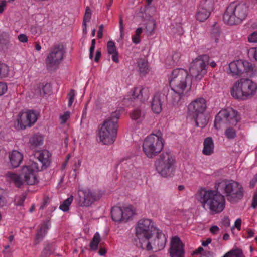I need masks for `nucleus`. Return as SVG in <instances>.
I'll return each instance as SVG.
<instances>
[{
    "mask_svg": "<svg viewBox=\"0 0 257 257\" xmlns=\"http://www.w3.org/2000/svg\"><path fill=\"white\" fill-rule=\"evenodd\" d=\"M257 206V194H254L252 199L251 207L253 208Z\"/></svg>",
    "mask_w": 257,
    "mask_h": 257,
    "instance_id": "obj_59",
    "label": "nucleus"
},
{
    "mask_svg": "<svg viewBox=\"0 0 257 257\" xmlns=\"http://www.w3.org/2000/svg\"><path fill=\"white\" fill-rule=\"evenodd\" d=\"M241 219L240 218H238L236 220L235 222L234 225L232 227L231 229H233L235 227L238 230H240L241 229Z\"/></svg>",
    "mask_w": 257,
    "mask_h": 257,
    "instance_id": "obj_54",
    "label": "nucleus"
},
{
    "mask_svg": "<svg viewBox=\"0 0 257 257\" xmlns=\"http://www.w3.org/2000/svg\"><path fill=\"white\" fill-rule=\"evenodd\" d=\"M107 48L108 54L112 55V60L115 63H118L119 62L118 57V53L115 43L112 41H108L107 45Z\"/></svg>",
    "mask_w": 257,
    "mask_h": 257,
    "instance_id": "obj_29",
    "label": "nucleus"
},
{
    "mask_svg": "<svg viewBox=\"0 0 257 257\" xmlns=\"http://www.w3.org/2000/svg\"><path fill=\"white\" fill-rule=\"evenodd\" d=\"M73 200V196L71 195L69 197L66 199L63 203L60 205L59 208L61 210L67 212L69 210V206L72 203Z\"/></svg>",
    "mask_w": 257,
    "mask_h": 257,
    "instance_id": "obj_39",
    "label": "nucleus"
},
{
    "mask_svg": "<svg viewBox=\"0 0 257 257\" xmlns=\"http://www.w3.org/2000/svg\"><path fill=\"white\" fill-rule=\"evenodd\" d=\"M209 57L207 55L200 56L193 60L189 68L191 76L197 81L201 80L207 73Z\"/></svg>",
    "mask_w": 257,
    "mask_h": 257,
    "instance_id": "obj_11",
    "label": "nucleus"
},
{
    "mask_svg": "<svg viewBox=\"0 0 257 257\" xmlns=\"http://www.w3.org/2000/svg\"><path fill=\"white\" fill-rule=\"evenodd\" d=\"M131 118L133 120H139L141 118L142 113L139 109H135L131 114Z\"/></svg>",
    "mask_w": 257,
    "mask_h": 257,
    "instance_id": "obj_46",
    "label": "nucleus"
},
{
    "mask_svg": "<svg viewBox=\"0 0 257 257\" xmlns=\"http://www.w3.org/2000/svg\"><path fill=\"white\" fill-rule=\"evenodd\" d=\"M70 117V112L69 111H66L64 113L63 115H62L60 116V119L61 120V123H65L67 120Z\"/></svg>",
    "mask_w": 257,
    "mask_h": 257,
    "instance_id": "obj_50",
    "label": "nucleus"
},
{
    "mask_svg": "<svg viewBox=\"0 0 257 257\" xmlns=\"http://www.w3.org/2000/svg\"><path fill=\"white\" fill-rule=\"evenodd\" d=\"M134 210L132 206L124 207L123 209V222H126L130 218L132 217L134 214Z\"/></svg>",
    "mask_w": 257,
    "mask_h": 257,
    "instance_id": "obj_36",
    "label": "nucleus"
},
{
    "mask_svg": "<svg viewBox=\"0 0 257 257\" xmlns=\"http://www.w3.org/2000/svg\"><path fill=\"white\" fill-rule=\"evenodd\" d=\"M91 15L92 12L90 8L88 6L86 7L83 21V33L85 34L87 33L86 23L90 21L91 18Z\"/></svg>",
    "mask_w": 257,
    "mask_h": 257,
    "instance_id": "obj_34",
    "label": "nucleus"
},
{
    "mask_svg": "<svg viewBox=\"0 0 257 257\" xmlns=\"http://www.w3.org/2000/svg\"><path fill=\"white\" fill-rule=\"evenodd\" d=\"M53 252V246L52 244H48L44 247L41 253V257H48Z\"/></svg>",
    "mask_w": 257,
    "mask_h": 257,
    "instance_id": "obj_41",
    "label": "nucleus"
},
{
    "mask_svg": "<svg viewBox=\"0 0 257 257\" xmlns=\"http://www.w3.org/2000/svg\"><path fill=\"white\" fill-rule=\"evenodd\" d=\"M175 156L170 151L163 152L156 161L155 166L158 172L163 177L171 176L175 168Z\"/></svg>",
    "mask_w": 257,
    "mask_h": 257,
    "instance_id": "obj_6",
    "label": "nucleus"
},
{
    "mask_svg": "<svg viewBox=\"0 0 257 257\" xmlns=\"http://www.w3.org/2000/svg\"><path fill=\"white\" fill-rule=\"evenodd\" d=\"M220 37V32L217 28H213L211 32V38L214 40L216 44L219 42V38Z\"/></svg>",
    "mask_w": 257,
    "mask_h": 257,
    "instance_id": "obj_45",
    "label": "nucleus"
},
{
    "mask_svg": "<svg viewBox=\"0 0 257 257\" xmlns=\"http://www.w3.org/2000/svg\"><path fill=\"white\" fill-rule=\"evenodd\" d=\"M224 191L227 200L231 203H235L241 200L244 194L242 185L233 180L225 182Z\"/></svg>",
    "mask_w": 257,
    "mask_h": 257,
    "instance_id": "obj_12",
    "label": "nucleus"
},
{
    "mask_svg": "<svg viewBox=\"0 0 257 257\" xmlns=\"http://www.w3.org/2000/svg\"><path fill=\"white\" fill-rule=\"evenodd\" d=\"M214 0L201 1L196 14L197 20L200 22H204L207 20L214 9Z\"/></svg>",
    "mask_w": 257,
    "mask_h": 257,
    "instance_id": "obj_17",
    "label": "nucleus"
},
{
    "mask_svg": "<svg viewBox=\"0 0 257 257\" xmlns=\"http://www.w3.org/2000/svg\"><path fill=\"white\" fill-rule=\"evenodd\" d=\"M156 29V22L152 19L148 20L145 24V31L147 35H152Z\"/></svg>",
    "mask_w": 257,
    "mask_h": 257,
    "instance_id": "obj_33",
    "label": "nucleus"
},
{
    "mask_svg": "<svg viewBox=\"0 0 257 257\" xmlns=\"http://www.w3.org/2000/svg\"><path fill=\"white\" fill-rule=\"evenodd\" d=\"M190 80L187 70L179 68L173 70L170 79L171 89L180 93L184 92Z\"/></svg>",
    "mask_w": 257,
    "mask_h": 257,
    "instance_id": "obj_8",
    "label": "nucleus"
},
{
    "mask_svg": "<svg viewBox=\"0 0 257 257\" xmlns=\"http://www.w3.org/2000/svg\"><path fill=\"white\" fill-rule=\"evenodd\" d=\"M184 92L180 93L175 90L171 89V91L166 96V100L174 106H178L181 103L182 98Z\"/></svg>",
    "mask_w": 257,
    "mask_h": 257,
    "instance_id": "obj_25",
    "label": "nucleus"
},
{
    "mask_svg": "<svg viewBox=\"0 0 257 257\" xmlns=\"http://www.w3.org/2000/svg\"><path fill=\"white\" fill-rule=\"evenodd\" d=\"M180 55L178 53H174L171 57H168L166 60V64L169 66H174L178 62Z\"/></svg>",
    "mask_w": 257,
    "mask_h": 257,
    "instance_id": "obj_37",
    "label": "nucleus"
},
{
    "mask_svg": "<svg viewBox=\"0 0 257 257\" xmlns=\"http://www.w3.org/2000/svg\"><path fill=\"white\" fill-rule=\"evenodd\" d=\"M137 63L139 71L141 74L145 75L148 72L149 70L147 66V62L145 60L140 59L138 61Z\"/></svg>",
    "mask_w": 257,
    "mask_h": 257,
    "instance_id": "obj_35",
    "label": "nucleus"
},
{
    "mask_svg": "<svg viewBox=\"0 0 257 257\" xmlns=\"http://www.w3.org/2000/svg\"><path fill=\"white\" fill-rule=\"evenodd\" d=\"M249 53L252 55L255 60L257 61V48L251 49L249 51Z\"/></svg>",
    "mask_w": 257,
    "mask_h": 257,
    "instance_id": "obj_58",
    "label": "nucleus"
},
{
    "mask_svg": "<svg viewBox=\"0 0 257 257\" xmlns=\"http://www.w3.org/2000/svg\"><path fill=\"white\" fill-rule=\"evenodd\" d=\"M103 29H104L103 25L102 24L99 26V30L98 31V35H97L98 38L99 39H101L102 38Z\"/></svg>",
    "mask_w": 257,
    "mask_h": 257,
    "instance_id": "obj_56",
    "label": "nucleus"
},
{
    "mask_svg": "<svg viewBox=\"0 0 257 257\" xmlns=\"http://www.w3.org/2000/svg\"><path fill=\"white\" fill-rule=\"evenodd\" d=\"M212 241V239L210 238H208L206 239V241H203L202 242V245L203 246H207L209 244H210Z\"/></svg>",
    "mask_w": 257,
    "mask_h": 257,
    "instance_id": "obj_63",
    "label": "nucleus"
},
{
    "mask_svg": "<svg viewBox=\"0 0 257 257\" xmlns=\"http://www.w3.org/2000/svg\"><path fill=\"white\" fill-rule=\"evenodd\" d=\"M38 162H31L35 163L41 170L47 168L51 163V153L47 150H43L36 154Z\"/></svg>",
    "mask_w": 257,
    "mask_h": 257,
    "instance_id": "obj_20",
    "label": "nucleus"
},
{
    "mask_svg": "<svg viewBox=\"0 0 257 257\" xmlns=\"http://www.w3.org/2000/svg\"><path fill=\"white\" fill-rule=\"evenodd\" d=\"M65 53L66 48L62 43L54 45L46 58L47 69L51 71L57 68L64 59Z\"/></svg>",
    "mask_w": 257,
    "mask_h": 257,
    "instance_id": "obj_10",
    "label": "nucleus"
},
{
    "mask_svg": "<svg viewBox=\"0 0 257 257\" xmlns=\"http://www.w3.org/2000/svg\"><path fill=\"white\" fill-rule=\"evenodd\" d=\"M164 140L161 133L151 134L147 137L143 142V149L145 155L149 158H153L162 150Z\"/></svg>",
    "mask_w": 257,
    "mask_h": 257,
    "instance_id": "obj_7",
    "label": "nucleus"
},
{
    "mask_svg": "<svg viewBox=\"0 0 257 257\" xmlns=\"http://www.w3.org/2000/svg\"><path fill=\"white\" fill-rule=\"evenodd\" d=\"M248 12V7L246 4L231 3L226 9L223 17V21L225 23L231 25L240 24L246 18Z\"/></svg>",
    "mask_w": 257,
    "mask_h": 257,
    "instance_id": "obj_5",
    "label": "nucleus"
},
{
    "mask_svg": "<svg viewBox=\"0 0 257 257\" xmlns=\"http://www.w3.org/2000/svg\"><path fill=\"white\" fill-rule=\"evenodd\" d=\"M206 108L205 100L203 98L196 99L188 105V113L191 116H196L203 113Z\"/></svg>",
    "mask_w": 257,
    "mask_h": 257,
    "instance_id": "obj_18",
    "label": "nucleus"
},
{
    "mask_svg": "<svg viewBox=\"0 0 257 257\" xmlns=\"http://www.w3.org/2000/svg\"><path fill=\"white\" fill-rule=\"evenodd\" d=\"M257 85L251 79L241 78L235 82L231 90L232 96L237 99L245 100L256 93Z\"/></svg>",
    "mask_w": 257,
    "mask_h": 257,
    "instance_id": "obj_4",
    "label": "nucleus"
},
{
    "mask_svg": "<svg viewBox=\"0 0 257 257\" xmlns=\"http://www.w3.org/2000/svg\"><path fill=\"white\" fill-rule=\"evenodd\" d=\"M48 227L47 225L44 224L41 226L36 234L34 243L35 245L38 244L44 238L45 235L47 233Z\"/></svg>",
    "mask_w": 257,
    "mask_h": 257,
    "instance_id": "obj_31",
    "label": "nucleus"
},
{
    "mask_svg": "<svg viewBox=\"0 0 257 257\" xmlns=\"http://www.w3.org/2000/svg\"><path fill=\"white\" fill-rule=\"evenodd\" d=\"M219 231V228L217 226H213L210 228V231L213 234H216Z\"/></svg>",
    "mask_w": 257,
    "mask_h": 257,
    "instance_id": "obj_57",
    "label": "nucleus"
},
{
    "mask_svg": "<svg viewBox=\"0 0 257 257\" xmlns=\"http://www.w3.org/2000/svg\"><path fill=\"white\" fill-rule=\"evenodd\" d=\"M154 235H155V238L154 240V242H152V240H150L152 242L151 244H153L154 247L157 250H162L166 245V238L165 235L158 229L156 230Z\"/></svg>",
    "mask_w": 257,
    "mask_h": 257,
    "instance_id": "obj_22",
    "label": "nucleus"
},
{
    "mask_svg": "<svg viewBox=\"0 0 257 257\" xmlns=\"http://www.w3.org/2000/svg\"><path fill=\"white\" fill-rule=\"evenodd\" d=\"M224 134L227 139L232 140L236 137V130L231 126H229L225 130Z\"/></svg>",
    "mask_w": 257,
    "mask_h": 257,
    "instance_id": "obj_40",
    "label": "nucleus"
},
{
    "mask_svg": "<svg viewBox=\"0 0 257 257\" xmlns=\"http://www.w3.org/2000/svg\"><path fill=\"white\" fill-rule=\"evenodd\" d=\"M169 252L171 257L184 256V245L178 236L172 237Z\"/></svg>",
    "mask_w": 257,
    "mask_h": 257,
    "instance_id": "obj_19",
    "label": "nucleus"
},
{
    "mask_svg": "<svg viewBox=\"0 0 257 257\" xmlns=\"http://www.w3.org/2000/svg\"><path fill=\"white\" fill-rule=\"evenodd\" d=\"M257 182V178L254 176L252 180L250 181L249 185L251 188H253Z\"/></svg>",
    "mask_w": 257,
    "mask_h": 257,
    "instance_id": "obj_60",
    "label": "nucleus"
},
{
    "mask_svg": "<svg viewBox=\"0 0 257 257\" xmlns=\"http://www.w3.org/2000/svg\"><path fill=\"white\" fill-rule=\"evenodd\" d=\"M111 217L115 222L123 221V209L119 207H114L111 210Z\"/></svg>",
    "mask_w": 257,
    "mask_h": 257,
    "instance_id": "obj_30",
    "label": "nucleus"
},
{
    "mask_svg": "<svg viewBox=\"0 0 257 257\" xmlns=\"http://www.w3.org/2000/svg\"><path fill=\"white\" fill-rule=\"evenodd\" d=\"M119 117V112L115 111L104 121L98 133L100 140L104 144H111L115 141Z\"/></svg>",
    "mask_w": 257,
    "mask_h": 257,
    "instance_id": "obj_3",
    "label": "nucleus"
},
{
    "mask_svg": "<svg viewBox=\"0 0 257 257\" xmlns=\"http://www.w3.org/2000/svg\"><path fill=\"white\" fill-rule=\"evenodd\" d=\"M143 29L141 28H138L135 31V35L132 37V41L135 44H138L140 42V35L142 34Z\"/></svg>",
    "mask_w": 257,
    "mask_h": 257,
    "instance_id": "obj_43",
    "label": "nucleus"
},
{
    "mask_svg": "<svg viewBox=\"0 0 257 257\" xmlns=\"http://www.w3.org/2000/svg\"><path fill=\"white\" fill-rule=\"evenodd\" d=\"M202 153L206 156H209L214 152V145L211 137H208L204 139L203 142Z\"/></svg>",
    "mask_w": 257,
    "mask_h": 257,
    "instance_id": "obj_26",
    "label": "nucleus"
},
{
    "mask_svg": "<svg viewBox=\"0 0 257 257\" xmlns=\"http://www.w3.org/2000/svg\"><path fill=\"white\" fill-rule=\"evenodd\" d=\"M204 251V249L202 247H199L197 249L193 252V254H198L201 253Z\"/></svg>",
    "mask_w": 257,
    "mask_h": 257,
    "instance_id": "obj_64",
    "label": "nucleus"
},
{
    "mask_svg": "<svg viewBox=\"0 0 257 257\" xmlns=\"http://www.w3.org/2000/svg\"><path fill=\"white\" fill-rule=\"evenodd\" d=\"M78 205L82 207L91 206L95 201L99 200L101 195L88 189H79L78 190Z\"/></svg>",
    "mask_w": 257,
    "mask_h": 257,
    "instance_id": "obj_14",
    "label": "nucleus"
},
{
    "mask_svg": "<svg viewBox=\"0 0 257 257\" xmlns=\"http://www.w3.org/2000/svg\"><path fill=\"white\" fill-rule=\"evenodd\" d=\"M228 252L230 257H242L243 256L242 250L238 248L231 249Z\"/></svg>",
    "mask_w": 257,
    "mask_h": 257,
    "instance_id": "obj_42",
    "label": "nucleus"
},
{
    "mask_svg": "<svg viewBox=\"0 0 257 257\" xmlns=\"http://www.w3.org/2000/svg\"><path fill=\"white\" fill-rule=\"evenodd\" d=\"M7 91V85L6 83L0 82V96L5 94Z\"/></svg>",
    "mask_w": 257,
    "mask_h": 257,
    "instance_id": "obj_52",
    "label": "nucleus"
},
{
    "mask_svg": "<svg viewBox=\"0 0 257 257\" xmlns=\"http://www.w3.org/2000/svg\"><path fill=\"white\" fill-rule=\"evenodd\" d=\"M68 97H69L68 106L70 107L72 105V104L74 101V97H75L74 90H73V89L71 90V91H70V92L68 94Z\"/></svg>",
    "mask_w": 257,
    "mask_h": 257,
    "instance_id": "obj_49",
    "label": "nucleus"
},
{
    "mask_svg": "<svg viewBox=\"0 0 257 257\" xmlns=\"http://www.w3.org/2000/svg\"><path fill=\"white\" fill-rule=\"evenodd\" d=\"M101 56V51L100 50H97L96 53V56H95V59H94L95 61L98 62Z\"/></svg>",
    "mask_w": 257,
    "mask_h": 257,
    "instance_id": "obj_62",
    "label": "nucleus"
},
{
    "mask_svg": "<svg viewBox=\"0 0 257 257\" xmlns=\"http://www.w3.org/2000/svg\"><path fill=\"white\" fill-rule=\"evenodd\" d=\"M239 120L240 117L237 111L232 108L223 109L216 115L214 126L218 130L224 125L235 126Z\"/></svg>",
    "mask_w": 257,
    "mask_h": 257,
    "instance_id": "obj_9",
    "label": "nucleus"
},
{
    "mask_svg": "<svg viewBox=\"0 0 257 257\" xmlns=\"http://www.w3.org/2000/svg\"><path fill=\"white\" fill-rule=\"evenodd\" d=\"M43 143V137L40 134H35L30 137L29 141V147L31 149H34L41 146Z\"/></svg>",
    "mask_w": 257,
    "mask_h": 257,
    "instance_id": "obj_28",
    "label": "nucleus"
},
{
    "mask_svg": "<svg viewBox=\"0 0 257 257\" xmlns=\"http://www.w3.org/2000/svg\"><path fill=\"white\" fill-rule=\"evenodd\" d=\"M165 92H158L154 96L152 101V110L156 113L159 114L162 110V104L166 100Z\"/></svg>",
    "mask_w": 257,
    "mask_h": 257,
    "instance_id": "obj_21",
    "label": "nucleus"
},
{
    "mask_svg": "<svg viewBox=\"0 0 257 257\" xmlns=\"http://www.w3.org/2000/svg\"><path fill=\"white\" fill-rule=\"evenodd\" d=\"M248 41L250 42H257V31L253 32L248 36Z\"/></svg>",
    "mask_w": 257,
    "mask_h": 257,
    "instance_id": "obj_51",
    "label": "nucleus"
},
{
    "mask_svg": "<svg viewBox=\"0 0 257 257\" xmlns=\"http://www.w3.org/2000/svg\"><path fill=\"white\" fill-rule=\"evenodd\" d=\"M6 176L10 182H13L18 188H20L25 183L24 179L21 177L22 176L21 174L19 175L9 172L6 174Z\"/></svg>",
    "mask_w": 257,
    "mask_h": 257,
    "instance_id": "obj_27",
    "label": "nucleus"
},
{
    "mask_svg": "<svg viewBox=\"0 0 257 257\" xmlns=\"http://www.w3.org/2000/svg\"><path fill=\"white\" fill-rule=\"evenodd\" d=\"M95 46H90V49H89V58L91 59H92L93 58V52L95 49Z\"/></svg>",
    "mask_w": 257,
    "mask_h": 257,
    "instance_id": "obj_61",
    "label": "nucleus"
},
{
    "mask_svg": "<svg viewBox=\"0 0 257 257\" xmlns=\"http://www.w3.org/2000/svg\"><path fill=\"white\" fill-rule=\"evenodd\" d=\"M196 198L204 209L213 214L220 213L224 209V196L218 191L201 188L196 194Z\"/></svg>",
    "mask_w": 257,
    "mask_h": 257,
    "instance_id": "obj_1",
    "label": "nucleus"
},
{
    "mask_svg": "<svg viewBox=\"0 0 257 257\" xmlns=\"http://www.w3.org/2000/svg\"><path fill=\"white\" fill-rule=\"evenodd\" d=\"M18 40L23 43L27 42L28 40L27 36L24 34H21L18 36Z\"/></svg>",
    "mask_w": 257,
    "mask_h": 257,
    "instance_id": "obj_55",
    "label": "nucleus"
},
{
    "mask_svg": "<svg viewBox=\"0 0 257 257\" xmlns=\"http://www.w3.org/2000/svg\"><path fill=\"white\" fill-rule=\"evenodd\" d=\"M9 69L7 65L0 63V77H6L9 73Z\"/></svg>",
    "mask_w": 257,
    "mask_h": 257,
    "instance_id": "obj_44",
    "label": "nucleus"
},
{
    "mask_svg": "<svg viewBox=\"0 0 257 257\" xmlns=\"http://www.w3.org/2000/svg\"><path fill=\"white\" fill-rule=\"evenodd\" d=\"M157 229L151 220L149 219L139 220L136 227L137 246L147 250H152L153 247L150 239L154 236Z\"/></svg>",
    "mask_w": 257,
    "mask_h": 257,
    "instance_id": "obj_2",
    "label": "nucleus"
},
{
    "mask_svg": "<svg viewBox=\"0 0 257 257\" xmlns=\"http://www.w3.org/2000/svg\"><path fill=\"white\" fill-rule=\"evenodd\" d=\"M37 118V115L33 110L20 112L17 116V127L25 130L31 127L36 122Z\"/></svg>",
    "mask_w": 257,
    "mask_h": 257,
    "instance_id": "obj_16",
    "label": "nucleus"
},
{
    "mask_svg": "<svg viewBox=\"0 0 257 257\" xmlns=\"http://www.w3.org/2000/svg\"><path fill=\"white\" fill-rule=\"evenodd\" d=\"M9 162L13 168H17L22 163L23 159V154L18 151L13 150L9 153Z\"/></svg>",
    "mask_w": 257,
    "mask_h": 257,
    "instance_id": "obj_24",
    "label": "nucleus"
},
{
    "mask_svg": "<svg viewBox=\"0 0 257 257\" xmlns=\"http://www.w3.org/2000/svg\"><path fill=\"white\" fill-rule=\"evenodd\" d=\"M192 117L195 119L196 125L198 127L203 128L208 122V120L203 113L199 114L196 116Z\"/></svg>",
    "mask_w": 257,
    "mask_h": 257,
    "instance_id": "obj_32",
    "label": "nucleus"
},
{
    "mask_svg": "<svg viewBox=\"0 0 257 257\" xmlns=\"http://www.w3.org/2000/svg\"><path fill=\"white\" fill-rule=\"evenodd\" d=\"M255 67L251 63L243 60L233 61L229 64V73L233 77H238L241 75L253 72Z\"/></svg>",
    "mask_w": 257,
    "mask_h": 257,
    "instance_id": "obj_13",
    "label": "nucleus"
},
{
    "mask_svg": "<svg viewBox=\"0 0 257 257\" xmlns=\"http://www.w3.org/2000/svg\"><path fill=\"white\" fill-rule=\"evenodd\" d=\"M25 199L26 196L24 194L16 197L15 200V204L17 206H23Z\"/></svg>",
    "mask_w": 257,
    "mask_h": 257,
    "instance_id": "obj_47",
    "label": "nucleus"
},
{
    "mask_svg": "<svg viewBox=\"0 0 257 257\" xmlns=\"http://www.w3.org/2000/svg\"><path fill=\"white\" fill-rule=\"evenodd\" d=\"M100 236L98 232H96L92 240L91 241L90 244V248L93 250H96L98 248V244L100 241Z\"/></svg>",
    "mask_w": 257,
    "mask_h": 257,
    "instance_id": "obj_38",
    "label": "nucleus"
},
{
    "mask_svg": "<svg viewBox=\"0 0 257 257\" xmlns=\"http://www.w3.org/2000/svg\"><path fill=\"white\" fill-rule=\"evenodd\" d=\"M132 92V96L134 99H140L142 102L147 100L149 97L148 89L141 86L134 88Z\"/></svg>",
    "mask_w": 257,
    "mask_h": 257,
    "instance_id": "obj_23",
    "label": "nucleus"
},
{
    "mask_svg": "<svg viewBox=\"0 0 257 257\" xmlns=\"http://www.w3.org/2000/svg\"><path fill=\"white\" fill-rule=\"evenodd\" d=\"M51 92V88L49 84H46L45 85H42V88L40 90V93L43 94H49Z\"/></svg>",
    "mask_w": 257,
    "mask_h": 257,
    "instance_id": "obj_48",
    "label": "nucleus"
},
{
    "mask_svg": "<svg viewBox=\"0 0 257 257\" xmlns=\"http://www.w3.org/2000/svg\"><path fill=\"white\" fill-rule=\"evenodd\" d=\"M222 224L224 227L227 228L230 225V221L228 217H225L222 220Z\"/></svg>",
    "mask_w": 257,
    "mask_h": 257,
    "instance_id": "obj_53",
    "label": "nucleus"
},
{
    "mask_svg": "<svg viewBox=\"0 0 257 257\" xmlns=\"http://www.w3.org/2000/svg\"><path fill=\"white\" fill-rule=\"evenodd\" d=\"M42 171L35 163L30 162L28 165L23 166L21 169V175L24 177V182L30 185H33L38 182L36 173Z\"/></svg>",
    "mask_w": 257,
    "mask_h": 257,
    "instance_id": "obj_15",
    "label": "nucleus"
}]
</instances>
